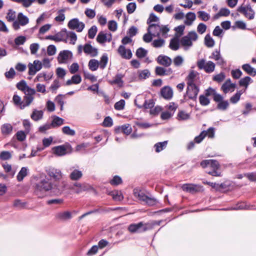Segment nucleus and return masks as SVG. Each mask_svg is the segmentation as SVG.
<instances>
[{"label":"nucleus","instance_id":"nucleus-1","mask_svg":"<svg viewBox=\"0 0 256 256\" xmlns=\"http://www.w3.org/2000/svg\"><path fill=\"white\" fill-rule=\"evenodd\" d=\"M64 190L63 186L53 183L49 177L44 174L40 175L34 186V192L39 198L45 196L46 192L50 191L61 192Z\"/></svg>","mask_w":256,"mask_h":256},{"label":"nucleus","instance_id":"nucleus-2","mask_svg":"<svg viewBox=\"0 0 256 256\" xmlns=\"http://www.w3.org/2000/svg\"><path fill=\"white\" fill-rule=\"evenodd\" d=\"M198 38L197 33L192 30L183 36L180 40V44L186 50H189L192 46L193 42H196Z\"/></svg>","mask_w":256,"mask_h":256},{"label":"nucleus","instance_id":"nucleus-3","mask_svg":"<svg viewBox=\"0 0 256 256\" xmlns=\"http://www.w3.org/2000/svg\"><path fill=\"white\" fill-rule=\"evenodd\" d=\"M200 166L203 168H210L212 170L207 172L215 176H221V172L220 170V164L218 162L214 160H202L200 163Z\"/></svg>","mask_w":256,"mask_h":256},{"label":"nucleus","instance_id":"nucleus-4","mask_svg":"<svg viewBox=\"0 0 256 256\" xmlns=\"http://www.w3.org/2000/svg\"><path fill=\"white\" fill-rule=\"evenodd\" d=\"M46 172L53 183L58 184L59 186H63L64 188L65 182H60L62 178V174L60 170L50 167L46 170Z\"/></svg>","mask_w":256,"mask_h":256},{"label":"nucleus","instance_id":"nucleus-5","mask_svg":"<svg viewBox=\"0 0 256 256\" xmlns=\"http://www.w3.org/2000/svg\"><path fill=\"white\" fill-rule=\"evenodd\" d=\"M198 68L200 70H204L206 73L210 74L214 72L216 64L212 61H206L204 58L198 60L196 62Z\"/></svg>","mask_w":256,"mask_h":256},{"label":"nucleus","instance_id":"nucleus-6","mask_svg":"<svg viewBox=\"0 0 256 256\" xmlns=\"http://www.w3.org/2000/svg\"><path fill=\"white\" fill-rule=\"evenodd\" d=\"M73 54L71 51L63 50L58 54L57 60L60 64H68L72 60Z\"/></svg>","mask_w":256,"mask_h":256},{"label":"nucleus","instance_id":"nucleus-7","mask_svg":"<svg viewBox=\"0 0 256 256\" xmlns=\"http://www.w3.org/2000/svg\"><path fill=\"white\" fill-rule=\"evenodd\" d=\"M148 226V224L140 222L130 224L128 230L132 233L142 232L147 230L149 228Z\"/></svg>","mask_w":256,"mask_h":256},{"label":"nucleus","instance_id":"nucleus-8","mask_svg":"<svg viewBox=\"0 0 256 256\" xmlns=\"http://www.w3.org/2000/svg\"><path fill=\"white\" fill-rule=\"evenodd\" d=\"M68 26L71 30H76L78 32H81L84 30L85 24L84 22H80L78 18H74L69 21Z\"/></svg>","mask_w":256,"mask_h":256},{"label":"nucleus","instance_id":"nucleus-9","mask_svg":"<svg viewBox=\"0 0 256 256\" xmlns=\"http://www.w3.org/2000/svg\"><path fill=\"white\" fill-rule=\"evenodd\" d=\"M28 18L26 16H24L22 13L20 12L18 15V20L14 22L12 26L15 30H18L20 28V26H26L28 23Z\"/></svg>","mask_w":256,"mask_h":256},{"label":"nucleus","instance_id":"nucleus-10","mask_svg":"<svg viewBox=\"0 0 256 256\" xmlns=\"http://www.w3.org/2000/svg\"><path fill=\"white\" fill-rule=\"evenodd\" d=\"M28 74L34 76L42 68V62L39 60H34L33 63H29L28 64Z\"/></svg>","mask_w":256,"mask_h":256},{"label":"nucleus","instance_id":"nucleus-11","mask_svg":"<svg viewBox=\"0 0 256 256\" xmlns=\"http://www.w3.org/2000/svg\"><path fill=\"white\" fill-rule=\"evenodd\" d=\"M238 11L243 14L249 20H252L254 18L255 14L254 12L250 6H242L238 8Z\"/></svg>","mask_w":256,"mask_h":256},{"label":"nucleus","instance_id":"nucleus-12","mask_svg":"<svg viewBox=\"0 0 256 256\" xmlns=\"http://www.w3.org/2000/svg\"><path fill=\"white\" fill-rule=\"evenodd\" d=\"M199 92V89L196 84L188 85L186 95L189 98L195 100Z\"/></svg>","mask_w":256,"mask_h":256},{"label":"nucleus","instance_id":"nucleus-13","mask_svg":"<svg viewBox=\"0 0 256 256\" xmlns=\"http://www.w3.org/2000/svg\"><path fill=\"white\" fill-rule=\"evenodd\" d=\"M209 58L216 61L218 65H223L226 64V62L220 54V50H214L209 56Z\"/></svg>","mask_w":256,"mask_h":256},{"label":"nucleus","instance_id":"nucleus-14","mask_svg":"<svg viewBox=\"0 0 256 256\" xmlns=\"http://www.w3.org/2000/svg\"><path fill=\"white\" fill-rule=\"evenodd\" d=\"M53 154L58 156H62L67 153V146L66 145H60L54 146L52 148Z\"/></svg>","mask_w":256,"mask_h":256},{"label":"nucleus","instance_id":"nucleus-15","mask_svg":"<svg viewBox=\"0 0 256 256\" xmlns=\"http://www.w3.org/2000/svg\"><path fill=\"white\" fill-rule=\"evenodd\" d=\"M112 39V35L110 33L104 32H100L96 38L97 41L100 44L106 42H110L111 41Z\"/></svg>","mask_w":256,"mask_h":256},{"label":"nucleus","instance_id":"nucleus-16","mask_svg":"<svg viewBox=\"0 0 256 256\" xmlns=\"http://www.w3.org/2000/svg\"><path fill=\"white\" fill-rule=\"evenodd\" d=\"M118 50V54L124 58L129 60L132 57V54L131 50L130 49H126L122 45L119 46Z\"/></svg>","mask_w":256,"mask_h":256},{"label":"nucleus","instance_id":"nucleus-17","mask_svg":"<svg viewBox=\"0 0 256 256\" xmlns=\"http://www.w3.org/2000/svg\"><path fill=\"white\" fill-rule=\"evenodd\" d=\"M236 84L232 83L230 79L227 80L221 87L222 90L224 94L229 92H232L234 90Z\"/></svg>","mask_w":256,"mask_h":256},{"label":"nucleus","instance_id":"nucleus-18","mask_svg":"<svg viewBox=\"0 0 256 256\" xmlns=\"http://www.w3.org/2000/svg\"><path fill=\"white\" fill-rule=\"evenodd\" d=\"M141 99V96H138L134 100V103L138 108H142L144 106L146 108H150L154 106V103L152 100H149L148 101L144 100L143 104H138Z\"/></svg>","mask_w":256,"mask_h":256},{"label":"nucleus","instance_id":"nucleus-19","mask_svg":"<svg viewBox=\"0 0 256 256\" xmlns=\"http://www.w3.org/2000/svg\"><path fill=\"white\" fill-rule=\"evenodd\" d=\"M199 74L194 70L190 72L188 76L186 77L187 84L192 85L195 84L194 82L196 81L198 78Z\"/></svg>","mask_w":256,"mask_h":256},{"label":"nucleus","instance_id":"nucleus-20","mask_svg":"<svg viewBox=\"0 0 256 256\" xmlns=\"http://www.w3.org/2000/svg\"><path fill=\"white\" fill-rule=\"evenodd\" d=\"M148 31L151 32L153 36L158 37L160 34V26L154 24H150L148 28Z\"/></svg>","mask_w":256,"mask_h":256},{"label":"nucleus","instance_id":"nucleus-21","mask_svg":"<svg viewBox=\"0 0 256 256\" xmlns=\"http://www.w3.org/2000/svg\"><path fill=\"white\" fill-rule=\"evenodd\" d=\"M160 93L162 96L166 100H170L173 96L172 90L168 86H166L162 88Z\"/></svg>","mask_w":256,"mask_h":256},{"label":"nucleus","instance_id":"nucleus-22","mask_svg":"<svg viewBox=\"0 0 256 256\" xmlns=\"http://www.w3.org/2000/svg\"><path fill=\"white\" fill-rule=\"evenodd\" d=\"M84 51L86 54H89L92 57L96 56L98 54V50L88 44H86L84 46Z\"/></svg>","mask_w":256,"mask_h":256},{"label":"nucleus","instance_id":"nucleus-23","mask_svg":"<svg viewBox=\"0 0 256 256\" xmlns=\"http://www.w3.org/2000/svg\"><path fill=\"white\" fill-rule=\"evenodd\" d=\"M71 172L70 174V178L72 180H78L82 176V172L81 170L75 169L74 168H70Z\"/></svg>","mask_w":256,"mask_h":256},{"label":"nucleus","instance_id":"nucleus-24","mask_svg":"<svg viewBox=\"0 0 256 256\" xmlns=\"http://www.w3.org/2000/svg\"><path fill=\"white\" fill-rule=\"evenodd\" d=\"M158 62L165 66H168L172 64V60L166 56L160 55L157 58Z\"/></svg>","mask_w":256,"mask_h":256},{"label":"nucleus","instance_id":"nucleus-25","mask_svg":"<svg viewBox=\"0 0 256 256\" xmlns=\"http://www.w3.org/2000/svg\"><path fill=\"white\" fill-rule=\"evenodd\" d=\"M56 217L58 220L64 221L72 218V214L68 211L60 212L56 214Z\"/></svg>","mask_w":256,"mask_h":256},{"label":"nucleus","instance_id":"nucleus-26","mask_svg":"<svg viewBox=\"0 0 256 256\" xmlns=\"http://www.w3.org/2000/svg\"><path fill=\"white\" fill-rule=\"evenodd\" d=\"M115 130L116 132H124V134L128 135L131 133L132 131V128L130 124H126L122 125L118 127L117 128H116Z\"/></svg>","mask_w":256,"mask_h":256},{"label":"nucleus","instance_id":"nucleus-27","mask_svg":"<svg viewBox=\"0 0 256 256\" xmlns=\"http://www.w3.org/2000/svg\"><path fill=\"white\" fill-rule=\"evenodd\" d=\"M211 95L214 96V100H220L222 98V95L218 94L214 89L209 88L206 90V96H210Z\"/></svg>","mask_w":256,"mask_h":256},{"label":"nucleus","instance_id":"nucleus-28","mask_svg":"<svg viewBox=\"0 0 256 256\" xmlns=\"http://www.w3.org/2000/svg\"><path fill=\"white\" fill-rule=\"evenodd\" d=\"M182 188L183 190L189 192H194L198 190V186L192 184H184L182 186Z\"/></svg>","mask_w":256,"mask_h":256},{"label":"nucleus","instance_id":"nucleus-29","mask_svg":"<svg viewBox=\"0 0 256 256\" xmlns=\"http://www.w3.org/2000/svg\"><path fill=\"white\" fill-rule=\"evenodd\" d=\"M196 18V16L194 12H189L186 16L184 24L186 26H191Z\"/></svg>","mask_w":256,"mask_h":256},{"label":"nucleus","instance_id":"nucleus-30","mask_svg":"<svg viewBox=\"0 0 256 256\" xmlns=\"http://www.w3.org/2000/svg\"><path fill=\"white\" fill-rule=\"evenodd\" d=\"M123 77L124 75L120 74H118L115 76L112 80L110 81V83L112 84H116L118 86L121 87L122 86L124 83L122 80Z\"/></svg>","mask_w":256,"mask_h":256},{"label":"nucleus","instance_id":"nucleus-31","mask_svg":"<svg viewBox=\"0 0 256 256\" xmlns=\"http://www.w3.org/2000/svg\"><path fill=\"white\" fill-rule=\"evenodd\" d=\"M29 170L26 167H22L18 172L16 178L18 182H22L24 178L28 174Z\"/></svg>","mask_w":256,"mask_h":256},{"label":"nucleus","instance_id":"nucleus-32","mask_svg":"<svg viewBox=\"0 0 256 256\" xmlns=\"http://www.w3.org/2000/svg\"><path fill=\"white\" fill-rule=\"evenodd\" d=\"M222 96V98L220 100H214L218 102L217 108L220 110H225L227 109L229 106V104L228 100H224Z\"/></svg>","mask_w":256,"mask_h":256},{"label":"nucleus","instance_id":"nucleus-33","mask_svg":"<svg viewBox=\"0 0 256 256\" xmlns=\"http://www.w3.org/2000/svg\"><path fill=\"white\" fill-rule=\"evenodd\" d=\"M52 74H47L45 72H41L37 75V76L34 79V82H42V78H44V80L48 81L52 78Z\"/></svg>","mask_w":256,"mask_h":256},{"label":"nucleus","instance_id":"nucleus-34","mask_svg":"<svg viewBox=\"0 0 256 256\" xmlns=\"http://www.w3.org/2000/svg\"><path fill=\"white\" fill-rule=\"evenodd\" d=\"M242 70L246 72L248 74L252 76H255L256 75V70L254 68L252 67L249 64H244L242 66Z\"/></svg>","mask_w":256,"mask_h":256},{"label":"nucleus","instance_id":"nucleus-35","mask_svg":"<svg viewBox=\"0 0 256 256\" xmlns=\"http://www.w3.org/2000/svg\"><path fill=\"white\" fill-rule=\"evenodd\" d=\"M180 40H179V38L174 36L170 42V47L172 50H176L180 48Z\"/></svg>","mask_w":256,"mask_h":256},{"label":"nucleus","instance_id":"nucleus-36","mask_svg":"<svg viewBox=\"0 0 256 256\" xmlns=\"http://www.w3.org/2000/svg\"><path fill=\"white\" fill-rule=\"evenodd\" d=\"M134 194L135 197L138 198L139 200L144 202L148 198L147 196H146L138 188H135L134 190Z\"/></svg>","mask_w":256,"mask_h":256},{"label":"nucleus","instance_id":"nucleus-37","mask_svg":"<svg viewBox=\"0 0 256 256\" xmlns=\"http://www.w3.org/2000/svg\"><path fill=\"white\" fill-rule=\"evenodd\" d=\"M108 194L111 196L112 198L116 201H120L123 199V196L120 191L113 190L110 192Z\"/></svg>","mask_w":256,"mask_h":256},{"label":"nucleus","instance_id":"nucleus-38","mask_svg":"<svg viewBox=\"0 0 256 256\" xmlns=\"http://www.w3.org/2000/svg\"><path fill=\"white\" fill-rule=\"evenodd\" d=\"M82 81V78L80 75L75 74L72 77L70 80H68L66 82V84L68 86L72 84H78Z\"/></svg>","mask_w":256,"mask_h":256},{"label":"nucleus","instance_id":"nucleus-39","mask_svg":"<svg viewBox=\"0 0 256 256\" xmlns=\"http://www.w3.org/2000/svg\"><path fill=\"white\" fill-rule=\"evenodd\" d=\"M43 112L34 110L32 114L30 117L34 121H38L42 118Z\"/></svg>","mask_w":256,"mask_h":256},{"label":"nucleus","instance_id":"nucleus-40","mask_svg":"<svg viewBox=\"0 0 256 256\" xmlns=\"http://www.w3.org/2000/svg\"><path fill=\"white\" fill-rule=\"evenodd\" d=\"M204 44L208 48H212L214 46L215 42L210 34H207L204 39Z\"/></svg>","mask_w":256,"mask_h":256},{"label":"nucleus","instance_id":"nucleus-41","mask_svg":"<svg viewBox=\"0 0 256 256\" xmlns=\"http://www.w3.org/2000/svg\"><path fill=\"white\" fill-rule=\"evenodd\" d=\"M76 193L79 194L85 190L84 186L80 183L76 182L70 188Z\"/></svg>","mask_w":256,"mask_h":256},{"label":"nucleus","instance_id":"nucleus-42","mask_svg":"<svg viewBox=\"0 0 256 256\" xmlns=\"http://www.w3.org/2000/svg\"><path fill=\"white\" fill-rule=\"evenodd\" d=\"M1 130L3 134L8 135L12 132V126L10 124H5L2 126Z\"/></svg>","mask_w":256,"mask_h":256},{"label":"nucleus","instance_id":"nucleus-43","mask_svg":"<svg viewBox=\"0 0 256 256\" xmlns=\"http://www.w3.org/2000/svg\"><path fill=\"white\" fill-rule=\"evenodd\" d=\"M88 68L92 71H95L99 67V62L95 59L90 60L88 62Z\"/></svg>","mask_w":256,"mask_h":256},{"label":"nucleus","instance_id":"nucleus-44","mask_svg":"<svg viewBox=\"0 0 256 256\" xmlns=\"http://www.w3.org/2000/svg\"><path fill=\"white\" fill-rule=\"evenodd\" d=\"M34 98L32 96L26 95L24 97V105L22 106V109L28 106L34 100Z\"/></svg>","mask_w":256,"mask_h":256},{"label":"nucleus","instance_id":"nucleus-45","mask_svg":"<svg viewBox=\"0 0 256 256\" xmlns=\"http://www.w3.org/2000/svg\"><path fill=\"white\" fill-rule=\"evenodd\" d=\"M168 144L167 141H164L162 142H159L156 144L154 146L155 150L157 152H159L165 148Z\"/></svg>","mask_w":256,"mask_h":256},{"label":"nucleus","instance_id":"nucleus-46","mask_svg":"<svg viewBox=\"0 0 256 256\" xmlns=\"http://www.w3.org/2000/svg\"><path fill=\"white\" fill-rule=\"evenodd\" d=\"M108 62V56L107 54H104L101 57L99 62V66L101 69H104Z\"/></svg>","mask_w":256,"mask_h":256},{"label":"nucleus","instance_id":"nucleus-47","mask_svg":"<svg viewBox=\"0 0 256 256\" xmlns=\"http://www.w3.org/2000/svg\"><path fill=\"white\" fill-rule=\"evenodd\" d=\"M66 31V34L65 37L66 36L67 38H70V44H75L76 40H77V36L76 34L74 32H67Z\"/></svg>","mask_w":256,"mask_h":256},{"label":"nucleus","instance_id":"nucleus-48","mask_svg":"<svg viewBox=\"0 0 256 256\" xmlns=\"http://www.w3.org/2000/svg\"><path fill=\"white\" fill-rule=\"evenodd\" d=\"M190 118V114L184 110L179 111L178 114V119L179 120H186Z\"/></svg>","mask_w":256,"mask_h":256},{"label":"nucleus","instance_id":"nucleus-49","mask_svg":"<svg viewBox=\"0 0 256 256\" xmlns=\"http://www.w3.org/2000/svg\"><path fill=\"white\" fill-rule=\"evenodd\" d=\"M252 82V80L250 76H245L244 78L240 80L239 82L240 85V86H245L246 88L250 83Z\"/></svg>","mask_w":256,"mask_h":256},{"label":"nucleus","instance_id":"nucleus-50","mask_svg":"<svg viewBox=\"0 0 256 256\" xmlns=\"http://www.w3.org/2000/svg\"><path fill=\"white\" fill-rule=\"evenodd\" d=\"M198 14V18L202 21L207 22L210 19V15L204 11H199Z\"/></svg>","mask_w":256,"mask_h":256},{"label":"nucleus","instance_id":"nucleus-51","mask_svg":"<svg viewBox=\"0 0 256 256\" xmlns=\"http://www.w3.org/2000/svg\"><path fill=\"white\" fill-rule=\"evenodd\" d=\"M65 10L64 9H62L59 10L58 12V15L54 18V20L57 22H63L65 20V14H64V12Z\"/></svg>","mask_w":256,"mask_h":256},{"label":"nucleus","instance_id":"nucleus-52","mask_svg":"<svg viewBox=\"0 0 256 256\" xmlns=\"http://www.w3.org/2000/svg\"><path fill=\"white\" fill-rule=\"evenodd\" d=\"M242 93L243 92L242 90L238 91L234 95L230 98V102L234 104L237 103L239 101Z\"/></svg>","mask_w":256,"mask_h":256},{"label":"nucleus","instance_id":"nucleus-53","mask_svg":"<svg viewBox=\"0 0 256 256\" xmlns=\"http://www.w3.org/2000/svg\"><path fill=\"white\" fill-rule=\"evenodd\" d=\"M148 52L142 48H138L136 52V55L138 58H145L147 55Z\"/></svg>","mask_w":256,"mask_h":256},{"label":"nucleus","instance_id":"nucleus-54","mask_svg":"<svg viewBox=\"0 0 256 256\" xmlns=\"http://www.w3.org/2000/svg\"><path fill=\"white\" fill-rule=\"evenodd\" d=\"M64 120L58 116H54L51 124L52 127L58 126L64 124Z\"/></svg>","mask_w":256,"mask_h":256},{"label":"nucleus","instance_id":"nucleus-55","mask_svg":"<svg viewBox=\"0 0 256 256\" xmlns=\"http://www.w3.org/2000/svg\"><path fill=\"white\" fill-rule=\"evenodd\" d=\"M66 31H62L54 35V41L61 42L64 40Z\"/></svg>","mask_w":256,"mask_h":256},{"label":"nucleus","instance_id":"nucleus-56","mask_svg":"<svg viewBox=\"0 0 256 256\" xmlns=\"http://www.w3.org/2000/svg\"><path fill=\"white\" fill-rule=\"evenodd\" d=\"M54 138L52 136L44 138H43L42 142L44 148L50 146L53 142Z\"/></svg>","mask_w":256,"mask_h":256},{"label":"nucleus","instance_id":"nucleus-57","mask_svg":"<svg viewBox=\"0 0 256 256\" xmlns=\"http://www.w3.org/2000/svg\"><path fill=\"white\" fill-rule=\"evenodd\" d=\"M12 100L14 104L22 109V106L24 105V102L22 101L21 98L16 94H14Z\"/></svg>","mask_w":256,"mask_h":256},{"label":"nucleus","instance_id":"nucleus-58","mask_svg":"<svg viewBox=\"0 0 256 256\" xmlns=\"http://www.w3.org/2000/svg\"><path fill=\"white\" fill-rule=\"evenodd\" d=\"M16 18V12L12 10H10L7 14L6 18L8 22H14Z\"/></svg>","mask_w":256,"mask_h":256},{"label":"nucleus","instance_id":"nucleus-59","mask_svg":"<svg viewBox=\"0 0 256 256\" xmlns=\"http://www.w3.org/2000/svg\"><path fill=\"white\" fill-rule=\"evenodd\" d=\"M207 26L204 23H200L196 28L198 32L200 34H203L206 30Z\"/></svg>","mask_w":256,"mask_h":256},{"label":"nucleus","instance_id":"nucleus-60","mask_svg":"<svg viewBox=\"0 0 256 256\" xmlns=\"http://www.w3.org/2000/svg\"><path fill=\"white\" fill-rule=\"evenodd\" d=\"M136 8V5L135 2L128 3L126 6L128 13L129 14H132L135 11Z\"/></svg>","mask_w":256,"mask_h":256},{"label":"nucleus","instance_id":"nucleus-61","mask_svg":"<svg viewBox=\"0 0 256 256\" xmlns=\"http://www.w3.org/2000/svg\"><path fill=\"white\" fill-rule=\"evenodd\" d=\"M27 134L26 132H24L22 130L18 131L16 134V138L17 140L20 142H22L25 140L26 138V134Z\"/></svg>","mask_w":256,"mask_h":256},{"label":"nucleus","instance_id":"nucleus-62","mask_svg":"<svg viewBox=\"0 0 256 256\" xmlns=\"http://www.w3.org/2000/svg\"><path fill=\"white\" fill-rule=\"evenodd\" d=\"M28 86L26 82L24 80L20 81L16 84V88L23 92L26 90V88Z\"/></svg>","mask_w":256,"mask_h":256},{"label":"nucleus","instance_id":"nucleus-63","mask_svg":"<svg viewBox=\"0 0 256 256\" xmlns=\"http://www.w3.org/2000/svg\"><path fill=\"white\" fill-rule=\"evenodd\" d=\"M125 106V101L124 100H120V101L116 102L114 106V108L116 110H120L124 109Z\"/></svg>","mask_w":256,"mask_h":256},{"label":"nucleus","instance_id":"nucleus-64","mask_svg":"<svg viewBox=\"0 0 256 256\" xmlns=\"http://www.w3.org/2000/svg\"><path fill=\"white\" fill-rule=\"evenodd\" d=\"M62 131L64 134L71 136H73L76 134L75 131L68 126H64L62 129Z\"/></svg>","mask_w":256,"mask_h":256}]
</instances>
